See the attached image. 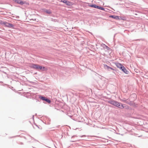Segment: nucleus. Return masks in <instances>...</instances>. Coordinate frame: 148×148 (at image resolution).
Returning <instances> with one entry per match:
<instances>
[{
  "mask_svg": "<svg viewBox=\"0 0 148 148\" xmlns=\"http://www.w3.org/2000/svg\"><path fill=\"white\" fill-rule=\"evenodd\" d=\"M114 101H109L108 103L110 104H111L113 105V103H114Z\"/></svg>",
  "mask_w": 148,
  "mask_h": 148,
  "instance_id": "obj_18",
  "label": "nucleus"
},
{
  "mask_svg": "<svg viewBox=\"0 0 148 148\" xmlns=\"http://www.w3.org/2000/svg\"><path fill=\"white\" fill-rule=\"evenodd\" d=\"M36 64H28V66L31 68L36 69Z\"/></svg>",
  "mask_w": 148,
  "mask_h": 148,
  "instance_id": "obj_6",
  "label": "nucleus"
},
{
  "mask_svg": "<svg viewBox=\"0 0 148 148\" xmlns=\"http://www.w3.org/2000/svg\"><path fill=\"white\" fill-rule=\"evenodd\" d=\"M134 96H136V95L135 94H134Z\"/></svg>",
  "mask_w": 148,
  "mask_h": 148,
  "instance_id": "obj_20",
  "label": "nucleus"
},
{
  "mask_svg": "<svg viewBox=\"0 0 148 148\" xmlns=\"http://www.w3.org/2000/svg\"><path fill=\"white\" fill-rule=\"evenodd\" d=\"M96 5H89V6L90 7H91L94 8H95Z\"/></svg>",
  "mask_w": 148,
  "mask_h": 148,
  "instance_id": "obj_16",
  "label": "nucleus"
},
{
  "mask_svg": "<svg viewBox=\"0 0 148 148\" xmlns=\"http://www.w3.org/2000/svg\"><path fill=\"white\" fill-rule=\"evenodd\" d=\"M103 47V48L105 50H107V51H108V53L107 54H108L109 55H110L111 53L112 52V49L109 48V47H108V46H107L105 44H104Z\"/></svg>",
  "mask_w": 148,
  "mask_h": 148,
  "instance_id": "obj_2",
  "label": "nucleus"
},
{
  "mask_svg": "<svg viewBox=\"0 0 148 148\" xmlns=\"http://www.w3.org/2000/svg\"><path fill=\"white\" fill-rule=\"evenodd\" d=\"M115 64L118 68H119L120 69H121L123 66L121 64L119 63H115Z\"/></svg>",
  "mask_w": 148,
  "mask_h": 148,
  "instance_id": "obj_9",
  "label": "nucleus"
},
{
  "mask_svg": "<svg viewBox=\"0 0 148 148\" xmlns=\"http://www.w3.org/2000/svg\"><path fill=\"white\" fill-rule=\"evenodd\" d=\"M61 2L65 3L66 5H71V2L66 0H62Z\"/></svg>",
  "mask_w": 148,
  "mask_h": 148,
  "instance_id": "obj_5",
  "label": "nucleus"
},
{
  "mask_svg": "<svg viewBox=\"0 0 148 148\" xmlns=\"http://www.w3.org/2000/svg\"><path fill=\"white\" fill-rule=\"evenodd\" d=\"M120 19H119V20H126V18L125 17H123V16H121L120 17Z\"/></svg>",
  "mask_w": 148,
  "mask_h": 148,
  "instance_id": "obj_14",
  "label": "nucleus"
},
{
  "mask_svg": "<svg viewBox=\"0 0 148 148\" xmlns=\"http://www.w3.org/2000/svg\"><path fill=\"white\" fill-rule=\"evenodd\" d=\"M45 12L49 14H50L51 13V11L49 10H46L45 11Z\"/></svg>",
  "mask_w": 148,
  "mask_h": 148,
  "instance_id": "obj_13",
  "label": "nucleus"
},
{
  "mask_svg": "<svg viewBox=\"0 0 148 148\" xmlns=\"http://www.w3.org/2000/svg\"><path fill=\"white\" fill-rule=\"evenodd\" d=\"M118 102L117 101H114V103H113V105L116 106H117L118 105Z\"/></svg>",
  "mask_w": 148,
  "mask_h": 148,
  "instance_id": "obj_12",
  "label": "nucleus"
},
{
  "mask_svg": "<svg viewBox=\"0 0 148 148\" xmlns=\"http://www.w3.org/2000/svg\"><path fill=\"white\" fill-rule=\"evenodd\" d=\"M121 109H123L124 108V107L122 104L121 103L118 102V105L116 106Z\"/></svg>",
  "mask_w": 148,
  "mask_h": 148,
  "instance_id": "obj_8",
  "label": "nucleus"
},
{
  "mask_svg": "<svg viewBox=\"0 0 148 148\" xmlns=\"http://www.w3.org/2000/svg\"><path fill=\"white\" fill-rule=\"evenodd\" d=\"M1 24L4 25V26L8 27L13 28L14 25L12 24L7 23L6 22L1 21Z\"/></svg>",
  "mask_w": 148,
  "mask_h": 148,
  "instance_id": "obj_1",
  "label": "nucleus"
},
{
  "mask_svg": "<svg viewBox=\"0 0 148 148\" xmlns=\"http://www.w3.org/2000/svg\"><path fill=\"white\" fill-rule=\"evenodd\" d=\"M40 98L42 100L45 101V99H46L45 97H40Z\"/></svg>",
  "mask_w": 148,
  "mask_h": 148,
  "instance_id": "obj_15",
  "label": "nucleus"
},
{
  "mask_svg": "<svg viewBox=\"0 0 148 148\" xmlns=\"http://www.w3.org/2000/svg\"><path fill=\"white\" fill-rule=\"evenodd\" d=\"M106 66L108 68V69H111L113 70V69L112 68H111L110 67L107 66V65H106Z\"/></svg>",
  "mask_w": 148,
  "mask_h": 148,
  "instance_id": "obj_19",
  "label": "nucleus"
},
{
  "mask_svg": "<svg viewBox=\"0 0 148 148\" xmlns=\"http://www.w3.org/2000/svg\"><path fill=\"white\" fill-rule=\"evenodd\" d=\"M45 101H47V102L48 103H50L51 102V101L49 99L46 98L45 100Z\"/></svg>",
  "mask_w": 148,
  "mask_h": 148,
  "instance_id": "obj_17",
  "label": "nucleus"
},
{
  "mask_svg": "<svg viewBox=\"0 0 148 148\" xmlns=\"http://www.w3.org/2000/svg\"><path fill=\"white\" fill-rule=\"evenodd\" d=\"M13 1L15 3L21 5H23L26 3L25 2H23L21 0H13Z\"/></svg>",
  "mask_w": 148,
  "mask_h": 148,
  "instance_id": "obj_4",
  "label": "nucleus"
},
{
  "mask_svg": "<svg viewBox=\"0 0 148 148\" xmlns=\"http://www.w3.org/2000/svg\"><path fill=\"white\" fill-rule=\"evenodd\" d=\"M126 74H127L128 72L126 70V69L123 66L122 68L121 69Z\"/></svg>",
  "mask_w": 148,
  "mask_h": 148,
  "instance_id": "obj_10",
  "label": "nucleus"
},
{
  "mask_svg": "<svg viewBox=\"0 0 148 148\" xmlns=\"http://www.w3.org/2000/svg\"><path fill=\"white\" fill-rule=\"evenodd\" d=\"M109 17L112 18H114V19H116V20H119V19H120L119 16H117L111 15V16H109Z\"/></svg>",
  "mask_w": 148,
  "mask_h": 148,
  "instance_id": "obj_7",
  "label": "nucleus"
},
{
  "mask_svg": "<svg viewBox=\"0 0 148 148\" xmlns=\"http://www.w3.org/2000/svg\"><path fill=\"white\" fill-rule=\"evenodd\" d=\"M95 8H97L101 10H104V9L103 8H102L100 6H99L96 5Z\"/></svg>",
  "mask_w": 148,
  "mask_h": 148,
  "instance_id": "obj_11",
  "label": "nucleus"
},
{
  "mask_svg": "<svg viewBox=\"0 0 148 148\" xmlns=\"http://www.w3.org/2000/svg\"><path fill=\"white\" fill-rule=\"evenodd\" d=\"M36 69L38 70H40L42 71L47 70V69H46L44 66H40L37 64H36Z\"/></svg>",
  "mask_w": 148,
  "mask_h": 148,
  "instance_id": "obj_3",
  "label": "nucleus"
}]
</instances>
